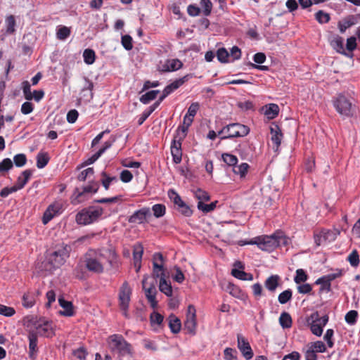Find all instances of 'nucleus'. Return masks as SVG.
Instances as JSON below:
<instances>
[{
  "label": "nucleus",
  "mask_w": 360,
  "mask_h": 360,
  "mask_svg": "<svg viewBox=\"0 0 360 360\" xmlns=\"http://www.w3.org/2000/svg\"><path fill=\"white\" fill-rule=\"evenodd\" d=\"M287 238L281 232H276L272 235H263L255 237L250 241L240 240V245H257L263 251L271 252L280 245H286Z\"/></svg>",
  "instance_id": "1"
},
{
  "label": "nucleus",
  "mask_w": 360,
  "mask_h": 360,
  "mask_svg": "<svg viewBox=\"0 0 360 360\" xmlns=\"http://www.w3.org/2000/svg\"><path fill=\"white\" fill-rule=\"evenodd\" d=\"M70 247L62 243L56 247V250L51 252L46 257L44 268L46 271H53L61 266L67 258L70 256Z\"/></svg>",
  "instance_id": "2"
},
{
  "label": "nucleus",
  "mask_w": 360,
  "mask_h": 360,
  "mask_svg": "<svg viewBox=\"0 0 360 360\" xmlns=\"http://www.w3.org/2000/svg\"><path fill=\"white\" fill-rule=\"evenodd\" d=\"M103 212V208L101 207L89 206L76 214L75 221L79 225H88L96 221Z\"/></svg>",
  "instance_id": "3"
},
{
  "label": "nucleus",
  "mask_w": 360,
  "mask_h": 360,
  "mask_svg": "<svg viewBox=\"0 0 360 360\" xmlns=\"http://www.w3.org/2000/svg\"><path fill=\"white\" fill-rule=\"evenodd\" d=\"M108 346L111 352L118 357L123 356L131 353V345L128 343L122 335L114 334L108 338Z\"/></svg>",
  "instance_id": "4"
},
{
  "label": "nucleus",
  "mask_w": 360,
  "mask_h": 360,
  "mask_svg": "<svg viewBox=\"0 0 360 360\" xmlns=\"http://www.w3.org/2000/svg\"><path fill=\"white\" fill-rule=\"evenodd\" d=\"M250 132L248 126L240 123H231L224 127L218 131V135L221 136V139H228L236 137H243Z\"/></svg>",
  "instance_id": "5"
},
{
  "label": "nucleus",
  "mask_w": 360,
  "mask_h": 360,
  "mask_svg": "<svg viewBox=\"0 0 360 360\" xmlns=\"http://www.w3.org/2000/svg\"><path fill=\"white\" fill-rule=\"evenodd\" d=\"M105 254L103 250H98L94 252V255L86 257L85 266L88 271L94 274H101L104 271L103 264V257Z\"/></svg>",
  "instance_id": "6"
},
{
  "label": "nucleus",
  "mask_w": 360,
  "mask_h": 360,
  "mask_svg": "<svg viewBox=\"0 0 360 360\" xmlns=\"http://www.w3.org/2000/svg\"><path fill=\"white\" fill-rule=\"evenodd\" d=\"M333 106L337 112L344 117H352L354 112V106L344 94H340L333 100Z\"/></svg>",
  "instance_id": "7"
},
{
  "label": "nucleus",
  "mask_w": 360,
  "mask_h": 360,
  "mask_svg": "<svg viewBox=\"0 0 360 360\" xmlns=\"http://www.w3.org/2000/svg\"><path fill=\"white\" fill-rule=\"evenodd\" d=\"M329 317L327 314L320 317L319 311L313 312L307 319L310 326L311 333L318 336H321L323 327L328 323Z\"/></svg>",
  "instance_id": "8"
},
{
  "label": "nucleus",
  "mask_w": 360,
  "mask_h": 360,
  "mask_svg": "<svg viewBox=\"0 0 360 360\" xmlns=\"http://www.w3.org/2000/svg\"><path fill=\"white\" fill-rule=\"evenodd\" d=\"M99 184L98 182L91 181L89 185L82 188H75L71 197L72 204H79L86 200V195L90 193H96L98 191Z\"/></svg>",
  "instance_id": "9"
},
{
  "label": "nucleus",
  "mask_w": 360,
  "mask_h": 360,
  "mask_svg": "<svg viewBox=\"0 0 360 360\" xmlns=\"http://www.w3.org/2000/svg\"><path fill=\"white\" fill-rule=\"evenodd\" d=\"M168 196L173 202L176 210L182 215L189 217L193 214V210L181 198V196L173 189L168 191Z\"/></svg>",
  "instance_id": "10"
},
{
  "label": "nucleus",
  "mask_w": 360,
  "mask_h": 360,
  "mask_svg": "<svg viewBox=\"0 0 360 360\" xmlns=\"http://www.w3.org/2000/svg\"><path fill=\"white\" fill-rule=\"evenodd\" d=\"M131 295V289L127 281L124 282L119 292L120 307L123 311V315L129 318L128 309Z\"/></svg>",
  "instance_id": "11"
},
{
  "label": "nucleus",
  "mask_w": 360,
  "mask_h": 360,
  "mask_svg": "<svg viewBox=\"0 0 360 360\" xmlns=\"http://www.w3.org/2000/svg\"><path fill=\"white\" fill-rule=\"evenodd\" d=\"M196 310L193 305L190 304L188 307L186 319L184 321V329L186 330L187 333L192 335L196 333Z\"/></svg>",
  "instance_id": "12"
},
{
  "label": "nucleus",
  "mask_w": 360,
  "mask_h": 360,
  "mask_svg": "<svg viewBox=\"0 0 360 360\" xmlns=\"http://www.w3.org/2000/svg\"><path fill=\"white\" fill-rule=\"evenodd\" d=\"M359 19V15H349L346 16L342 20H340L338 23V27L340 32L342 34L345 33L347 29L357 24Z\"/></svg>",
  "instance_id": "13"
},
{
  "label": "nucleus",
  "mask_w": 360,
  "mask_h": 360,
  "mask_svg": "<svg viewBox=\"0 0 360 360\" xmlns=\"http://www.w3.org/2000/svg\"><path fill=\"white\" fill-rule=\"evenodd\" d=\"M238 347L247 360L252 358L253 352L248 341L240 335H238Z\"/></svg>",
  "instance_id": "14"
},
{
  "label": "nucleus",
  "mask_w": 360,
  "mask_h": 360,
  "mask_svg": "<svg viewBox=\"0 0 360 360\" xmlns=\"http://www.w3.org/2000/svg\"><path fill=\"white\" fill-rule=\"evenodd\" d=\"M150 214V209L148 207H143L134 212V213L129 217L128 221L131 224H142Z\"/></svg>",
  "instance_id": "15"
},
{
  "label": "nucleus",
  "mask_w": 360,
  "mask_h": 360,
  "mask_svg": "<svg viewBox=\"0 0 360 360\" xmlns=\"http://www.w3.org/2000/svg\"><path fill=\"white\" fill-rule=\"evenodd\" d=\"M146 278H143L142 281L143 288L145 290L146 297L150 304V307L155 309L158 307V301L156 300L157 290L155 285L153 284L149 288H146L145 286Z\"/></svg>",
  "instance_id": "16"
},
{
  "label": "nucleus",
  "mask_w": 360,
  "mask_h": 360,
  "mask_svg": "<svg viewBox=\"0 0 360 360\" xmlns=\"http://www.w3.org/2000/svg\"><path fill=\"white\" fill-rule=\"evenodd\" d=\"M181 141L174 138L171 145V153L172 155L173 162L175 164H179L182 160L181 151Z\"/></svg>",
  "instance_id": "17"
},
{
  "label": "nucleus",
  "mask_w": 360,
  "mask_h": 360,
  "mask_svg": "<svg viewBox=\"0 0 360 360\" xmlns=\"http://www.w3.org/2000/svg\"><path fill=\"white\" fill-rule=\"evenodd\" d=\"M143 254V247L140 243H136L133 247V259L134 266L138 272L141 266V259Z\"/></svg>",
  "instance_id": "18"
},
{
  "label": "nucleus",
  "mask_w": 360,
  "mask_h": 360,
  "mask_svg": "<svg viewBox=\"0 0 360 360\" xmlns=\"http://www.w3.org/2000/svg\"><path fill=\"white\" fill-rule=\"evenodd\" d=\"M330 45L338 53L348 57L353 56L352 53L349 54L345 51L344 49V39L342 37L339 35L335 36L330 41Z\"/></svg>",
  "instance_id": "19"
},
{
  "label": "nucleus",
  "mask_w": 360,
  "mask_h": 360,
  "mask_svg": "<svg viewBox=\"0 0 360 360\" xmlns=\"http://www.w3.org/2000/svg\"><path fill=\"white\" fill-rule=\"evenodd\" d=\"M191 77L192 75H186L166 86L163 91L169 96Z\"/></svg>",
  "instance_id": "20"
},
{
  "label": "nucleus",
  "mask_w": 360,
  "mask_h": 360,
  "mask_svg": "<svg viewBox=\"0 0 360 360\" xmlns=\"http://www.w3.org/2000/svg\"><path fill=\"white\" fill-rule=\"evenodd\" d=\"M29 340V357L32 360H35L37 358V336L34 333H30L28 335Z\"/></svg>",
  "instance_id": "21"
},
{
  "label": "nucleus",
  "mask_w": 360,
  "mask_h": 360,
  "mask_svg": "<svg viewBox=\"0 0 360 360\" xmlns=\"http://www.w3.org/2000/svg\"><path fill=\"white\" fill-rule=\"evenodd\" d=\"M270 131H271V134L272 135L271 141L276 145V148H278L281 145V140L283 138V134L281 132V129L278 124L273 123L271 124V126L270 127Z\"/></svg>",
  "instance_id": "22"
},
{
  "label": "nucleus",
  "mask_w": 360,
  "mask_h": 360,
  "mask_svg": "<svg viewBox=\"0 0 360 360\" xmlns=\"http://www.w3.org/2000/svg\"><path fill=\"white\" fill-rule=\"evenodd\" d=\"M60 307L64 309L60 311L59 314L64 316H72L75 314L73 304L71 302L64 300L63 297L58 299Z\"/></svg>",
  "instance_id": "23"
},
{
  "label": "nucleus",
  "mask_w": 360,
  "mask_h": 360,
  "mask_svg": "<svg viewBox=\"0 0 360 360\" xmlns=\"http://www.w3.org/2000/svg\"><path fill=\"white\" fill-rule=\"evenodd\" d=\"M281 278L278 275H271L264 281V287L271 292H274L279 286Z\"/></svg>",
  "instance_id": "24"
},
{
  "label": "nucleus",
  "mask_w": 360,
  "mask_h": 360,
  "mask_svg": "<svg viewBox=\"0 0 360 360\" xmlns=\"http://www.w3.org/2000/svg\"><path fill=\"white\" fill-rule=\"evenodd\" d=\"M103 252L105 254V257L103 259H105L107 262L109 263L110 266L112 268H117L118 267V261H117V255L115 251L111 248L103 250Z\"/></svg>",
  "instance_id": "25"
},
{
  "label": "nucleus",
  "mask_w": 360,
  "mask_h": 360,
  "mask_svg": "<svg viewBox=\"0 0 360 360\" xmlns=\"http://www.w3.org/2000/svg\"><path fill=\"white\" fill-rule=\"evenodd\" d=\"M321 231L323 240L328 242L334 241L338 236L340 234V230L336 228L333 229H323Z\"/></svg>",
  "instance_id": "26"
},
{
  "label": "nucleus",
  "mask_w": 360,
  "mask_h": 360,
  "mask_svg": "<svg viewBox=\"0 0 360 360\" xmlns=\"http://www.w3.org/2000/svg\"><path fill=\"white\" fill-rule=\"evenodd\" d=\"M165 274H162L160 279L159 290L167 297L172 295V288L170 283H168L165 278Z\"/></svg>",
  "instance_id": "27"
},
{
  "label": "nucleus",
  "mask_w": 360,
  "mask_h": 360,
  "mask_svg": "<svg viewBox=\"0 0 360 360\" xmlns=\"http://www.w3.org/2000/svg\"><path fill=\"white\" fill-rule=\"evenodd\" d=\"M59 207L54 205H50L44 213L42 222L44 224H48L58 212Z\"/></svg>",
  "instance_id": "28"
},
{
  "label": "nucleus",
  "mask_w": 360,
  "mask_h": 360,
  "mask_svg": "<svg viewBox=\"0 0 360 360\" xmlns=\"http://www.w3.org/2000/svg\"><path fill=\"white\" fill-rule=\"evenodd\" d=\"M169 327L171 332L174 334H176L180 332L181 328V321L175 315L171 314L168 317Z\"/></svg>",
  "instance_id": "29"
},
{
  "label": "nucleus",
  "mask_w": 360,
  "mask_h": 360,
  "mask_svg": "<svg viewBox=\"0 0 360 360\" xmlns=\"http://www.w3.org/2000/svg\"><path fill=\"white\" fill-rule=\"evenodd\" d=\"M32 175V170L26 169L18 177L15 184L20 189L23 188Z\"/></svg>",
  "instance_id": "30"
},
{
  "label": "nucleus",
  "mask_w": 360,
  "mask_h": 360,
  "mask_svg": "<svg viewBox=\"0 0 360 360\" xmlns=\"http://www.w3.org/2000/svg\"><path fill=\"white\" fill-rule=\"evenodd\" d=\"M264 115L268 119L271 120L275 118L279 112L278 105L274 103H270L264 107Z\"/></svg>",
  "instance_id": "31"
},
{
  "label": "nucleus",
  "mask_w": 360,
  "mask_h": 360,
  "mask_svg": "<svg viewBox=\"0 0 360 360\" xmlns=\"http://www.w3.org/2000/svg\"><path fill=\"white\" fill-rule=\"evenodd\" d=\"M15 18L13 15L6 16L5 19L6 34H13L15 32Z\"/></svg>",
  "instance_id": "32"
},
{
  "label": "nucleus",
  "mask_w": 360,
  "mask_h": 360,
  "mask_svg": "<svg viewBox=\"0 0 360 360\" xmlns=\"http://www.w3.org/2000/svg\"><path fill=\"white\" fill-rule=\"evenodd\" d=\"M183 66L182 62L179 59H172L167 60L166 63L164 65V70L165 71H175L178 70Z\"/></svg>",
  "instance_id": "33"
},
{
  "label": "nucleus",
  "mask_w": 360,
  "mask_h": 360,
  "mask_svg": "<svg viewBox=\"0 0 360 360\" xmlns=\"http://www.w3.org/2000/svg\"><path fill=\"white\" fill-rule=\"evenodd\" d=\"M231 275L235 278L241 281H252L253 275L250 273H246L243 270L233 269L231 270Z\"/></svg>",
  "instance_id": "34"
},
{
  "label": "nucleus",
  "mask_w": 360,
  "mask_h": 360,
  "mask_svg": "<svg viewBox=\"0 0 360 360\" xmlns=\"http://www.w3.org/2000/svg\"><path fill=\"white\" fill-rule=\"evenodd\" d=\"M292 318L290 315L285 311L281 313L279 317V323L283 328H290L292 326Z\"/></svg>",
  "instance_id": "35"
},
{
  "label": "nucleus",
  "mask_w": 360,
  "mask_h": 360,
  "mask_svg": "<svg viewBox=\"0 0 360 360\" xmlns=\"http://www.w3.org/2000/svg\"><path fill=\"white\" fill-rule=\"evenodd\" d=\"M50 158L47 153L39 152L37 155V167L42 169L49 163Z\"/></svg>",
  "instance_id": "36"
},
{
  "label": "nucleus",
  "mask_w": 360,
  "mask_h": 360,
  "mask_svg": "<svg viewBox=\"0 0 360 360\" xmlns=\"http://www.w3.org/2000/svg\"><path fill=\"white\" fill-rule=\"evenodd\" d=\"M35 303L34 295L32 292L25 293L22 296V304L25 308H31Z\"/></svg>",
  "instance_id": "37"
},
{
  "label": "nucleus",
  "mask_w": 360,
  "mask_h": 360,
  "mask_svg": "<svg viewBox=\"0 0 360 360\" xmlns=\"http://www.w3.org/2000/svg\"><path fill=\"white\" fill-rule=\"evenodd\" d=\"M70 28L66 26H59L57 29L56 37L59 40L64 41L70 37Z\"/></svg>",
  "instance_id": "38"
},
{
  "label": "nucleus",
  "mask_w": 360,
  "mask_h": 360,
  "mask_svg": "<svg viewBox=\"0 0 360 360\" xmlns=\"http://www.w3.org/2000/svg\"><path fill=\"white\" fill-rule=\"evenodd\" d=\"M160 93L159 90H152L146 92L145 94L142 95L139 100L143 104H148L151 101L154 100L157 95Z\"/></svg>",
  "instance_id": "39"
},
{
  "label": "nucleus",
  "mask_w": 360,
  "mask_h": 360,
  "mask_svg": "<svg viewBox=\"0 0 360 360\" xmlns=\"http://www.w3.org/2000/svg\"><path fill=\"white\" fill-rule=\"evenodd\" d=\"M226 290L229 292L230 295L236 297V298H242L243 293L240 288L231 283H229L226 286Z\"/></svg>",
  "instance_id": "40"
},
{
  "label": "nucleus",
  "mask_w": 360,
  "mask_h": 360,
  "mask_svg": "<svg viewBox=\"0 0 360 360\" xmlns=\"http://www.w3.org/2000/svg\"><path fill=\"white\" fill-rule=\"evenodd\" d=\"M218 201L211 202L210 204H205L203 202L199 201L198 202V209L204 213H208L213 211L217 206Z\"/></svg>",
  "instance_id": "41"
},
{
  "label": "nucleus",
  "mask_w": 360,
  "mask_h": 360,
  "mask_svg": "<svg viewBox=\"0 0 360 360\" xmlns=\"http://www.w3.org/2000/svg\"><path fill=\"white\" fill-rule=\"evenodd\" d=\"M84 61L88 65H91L94 63L96 58L95 51L91 49H86L83 53Z\"/></svg>",
  "instance_id": "42"
},
{
  "label": "nucleus",
  "mask_w": 360,
  "mask_h": 360,
  "mask_svg": "<svg viewBox=\"0 0 360 360\" xmlns=\"http://www.w3.org/2000/svg\"><path fill=\"white\" fill-rule=\"evenodd\" d=\"M347 260L349 262L352 266L357 267L360 263L358 251L356 250H353L352 252L348 255Z\"/></svg>",
  "instance_id": "43"
},
{
  "label": "nucleus",
  "mask_w": 360,
  "mask_h": 360,
  "mask_svg": "<svg viewBox=\"0 0 360 360\" xmlns=\"http://www.w3.org/2000/svg\"><path fill=\"white\" fill-rule=\"evenodd\" d=\"M292 297V291L290 289H287L278 295V300L280 304H284L289 302Z\"/></svg>",
  "instance_id": "44"
},
{
  "label": "nucleus",
  "mask_w": 360,
  "mask_h": 360,
  "mask_svg": "<svg viewBox=\"0 0 360 360\" xmlns=\"http://www.w3.org/2000/svg\"><path fill=\"white\" fill-rule=\"evenodd\" d=\"M308 278L309 276L304 269H298L296 270L294 281L295 283L300 284L307 281Z\"/></svg>",
  "instance_id": "45"
},
{
  "label": "nucleus",
  "mask_w": 360,
  "mask_h": 360,
  "mask_svg": "<svg viewBox=\"0 0 360 360\" xmlns=\"http://www.w3.org/2000/svg\"><path fill=\"white\" fill-rule=\"evenodd\" d=\"M157 108V104H153L145 110L138 120V124L141 125Z\"/></svg>",
  "instance_id": "46"
},
{
  "label": "nucleus",
  "mask_w": 360,
  "mask_h": 360,
  "mask_svg": "<svg viewBox=\"0 0 360 360\" xmlns=\"http://www.w3.org/2000/svg\"><path fill=\"white\" fill-rule=\"evenodd\" d=\"M248 169L249 165L248 163L243 162L240 165H236L234 167H233V172L236 174H239L240 177H244L247 174Z\"/></svg>",
  "instance_id": "47"
},
{
  "label": "nucleus",
  "mask_w": 360,
  "mask_h": 360,
  "mask_svg": "<svg viewBox=\"0 0 360 360\" xmlns=\"http://www.w3.org/2000/svg\"><path fill=\"white\" fill-rule=\"evenodd\" d=\"M152 210L153 212V215L156 218H160L165 214L166 207L163 204H155L152 207Z\"/></svg>",
  "instance_id": "48"
},
{
  "label": "nucleus",
  "mask_w": 360,
  "mask_h": 360,
  "mask_svg": "<svg viewBox=\"0 0 360 360\" xmlns=\"http://www.w3.org/2000/svg\"><path fill=\"white\" fill-rule=\"evenodd\" d=\"M358 312L356 310H350L348 311L345 317V321L351 325H354L357 321Z\"/></svg>",
  "instance_id": "49"
},
{
  "label": "nucleus",
  "mask_w": 360,
  "mask_h": 360,
  "mask_svg": "<svg viewBox=\"0 0 360 360\" xmlns=\"http://www.w3.org/2000/svg\"><path fill=\"white\" fill-rule=\"evenodd\" d=\"M188 127V126L185 124L179 126L176 129V134L174 138H176V139L182 141L187 135Z\"/></svg>",
  "instance_id": "50"
},
{
  "label": "nucleus",
  "mask_w": 360,
  "mask_h": 360,
  "mask_svg": "<svg viewBox=\"0 0 360 360\" xmlns=\"http://www.w3.org/2000/svg\"><path fill=\"white\" fill-rule=\"evenodd\" d=\"M222 159L225 163L229 166H233V167L238 163V158L236 155L229 153H224L222 155Z\"/></svg>",
  "instance_id": "51"
},
{
  "label": "nucleus",
  "mask_w": 360,
  "mask_h": 360,
  "mask_svg": "<svg viewBox=\"0 0 360 360\" xmlns=\"http://www.w3.org/2000/svg\"><path fill=\"white\" fill-rule=\"evenodd\" d=\"M310 349H312L315 353L316 352H325L326 351V347L325 344L321 341H316L314 342L311 343V346L309 347Z\"/></svg>",
  "instance_id": "52"
},
{
  "label": "nucleus",
  "mask_w": 360,
  "mask_h": 360,
  "mask_svg": "<svg viewBox=\"0 0 360 360\" xmlns=\"http://www.w3.org/2000/svg\"><path fill=\"white\" fill-rule=\"evenodd\" d=\"M22 86L25 98L27 101L33 99L30 82L28 81H24L22 83Z\"/></svg>",
  "instance_id": "53"
},
{
  "label": "nucleus",
  "mask_w": 360,
  "mask_h": 360,
  "mask_svg": "<svg viewBox=\"0 0 360 360\" xmlns=\"http://www.w3.org/2000/svg\"><path fill=\"white\" fill-rule=\"evenodd\" d=\"M101 176H103L101 184L105 190L109 189L110 184L112 181H117V178L115 176H109L105 172L101 173Z\"/></svg>",
  "instance_id": "54"
},
{
  "label": "nucleus",
  "mask_w": 360,
  "mask_h": 360,
  "mask_svg": "<svg viewBox=\"0 0 360 360\" xmlns=\"http://www.w3.org/2000/svg\"><path fill=\"white\" fill-rule=\"evenodd\" d=\"M195 197L199 200V201H209L210 200V196L208 194L207 192L205 191H203L200 188H198L196 191H194Z\"/></svg>",
  "instance_id": "55"
},
{
  "label": "nucleus",
  "mask_w": 360,
  "mask_h": 360,
  "mask_svg": "<svg viewBox=\"0 0 360 360\" xmlns=\"http://www.w3.org/2000/svg\"><path fill=\"white\" fill-rule=\"evenodd\" d=\"M229 56V53L225 48H220L217 51V59L221 63H227Z\"/></svg>",
  "instance_id": "56"
},
{
  "label": "nucleus",
  "mask_w": 360,
  "mask_h": 360,
  "mask_svg": "<svg viewBox=\"0 0 360 360\" xmlns=\"http://www.w3.org/2000/svg\"><path fill=\"white\" fill-rule=\"evenodd\" d=\"M13 162L18 167L24 166L27 162L26 155L23 153H19L13 157Z\"/></svg>",
  "instance_id": "57"
},
{
  "label": "nucleus",
  "mask_w": 360,
  "mask_h": 360,
  "mask_svg": "<svg viewBox=\"0 0 360 360\" xmlns=\"http://www.w3.org/2000/svg\"><path fill=\"white\" fill-rule=\"evenodd\" d=\"M164 320V316L160 313L153 311L150 316V321L151 325L157 324L160 326Z\"/></svg>",
  "instance_id": "58"
},
{
  "label": "nucleus",
  "mask_w": 360,
  "mask_h": 360,
  "mask_svg": "<svg viewBox=\"0 0 360 360\" xmlns=\"http://www.w3.org/2000/svg\"><path fill=\"white\" fill-rule=\"evenodd\" d=\"M13 167V163L10 158H5L0 162V173L6 172Z\"/></svg>",
  "instance_id": "59"
},
{
  "label": "nucleus",
  "mask_w": 360,
  "mask_h": 360,
  "mask_svg": "<svg viewBox=\"0 0 360 360\" xmlns=\"http://www.w3.org/2000/svg\"><path fill=\"white\" fill-rule=\"evenodd\" d=\"M316 20L319 23H326L330 20V15L328 13L323 12V11L320 10L315 14Z\"/></svg>",
  "instance_id": "60"
},
{
  "label": "nucleus",
  "mask_w": 360,
  "mask_h": 360,
  "mask_svg": "<svg viewBox=\"0 0 360 360\" xmlns=\"http://www.w3.org/2000/svg\"><path fill=\"white\" fill-rule=\"evenodd\" d=\"M338 271L336 273L329 274L328 275L323 276L321 277V279H326V285L328 287V282L330 283L331 281L335 280L337 278L340 277L342 275L343 271L342 269H338Z\"/></svg>",
  "instance_id": "61"
},
{
  "label": "nucleus",
  "mask_w": 360,
  "mask_h": 360,
  "mask_svg": "<svg viewBox=\"0 0 360 360\" xmlns=\"http://www.w3.org/2000/svg\"><path fill=\"white\" fill-rule=\"evenodd\" d=\"M121 42L123 47L127 50L130 51L133 48L132 45V38L130 35L126 34L122 37Z\"/></svg>",
  "instance_id": "62"
},
{
  "label": "nucleus",
  "mask_w": 360,
  "mask_h": 360,
  "mask_svg": "<svg viewBox=\"0 0 360 360\" xmlns=\"http://www.w3.org/2000/svg\"><path fill=\"white\" fill-rule=\"evenodd\" d=\"M15 313V311L14 308L11 307H7L6 305L0 304V314L1 315L5 316L7 317H11L13 315H14Z\"/></svg>",
  "instance_id": "63"
},
{
  "label": "nucleus",
  "mask_w": 360,
  "mask_h": 360,
  "mask_svg": "<svg viewBox=\"0 0 360 360\" xmlns=\"http://www.w3.org/2000/svg\"><path fill=\"white\" fill-rule=\"evenodd\" d=\"M200 5L203 8V14L205 16H208L210 15L212 8V4L210 0H201Z\"/></svg>",
  "instance_id": "64"
}]
</instances>
